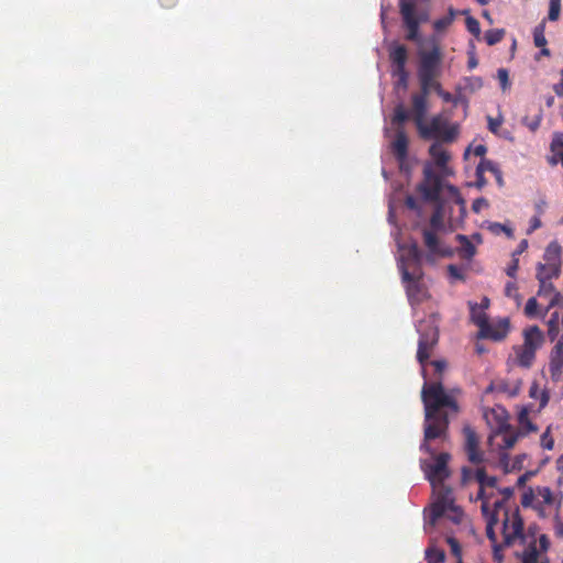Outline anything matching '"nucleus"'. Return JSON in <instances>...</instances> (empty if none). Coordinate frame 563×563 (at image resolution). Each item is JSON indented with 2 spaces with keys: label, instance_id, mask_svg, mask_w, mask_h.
Returning a JSON list of instances; mask_svg holds the SVG:
<instances>
[{
  "label": "nucleus",
  "instance_id": "obj_30",
  "mask_svg": "<svg viewBox=\"0 0 563 563\" xmlns=\"http://www.w3.org/2000/svg\"><path fill=\"white\" fill-rule=\"evenodd\" d=\"M537 280L539 282V288H538L537 295L540 298H545L549 300L555 290V287H554L552 280H544L541 278H537Z\"/></svg>",
  "mask_w": 563,
  "mask_h": 563
},
{
  "label": "nucleus",
  "instance_id": "obj_60",
  "mask_svg": "<svg viewBox=\"0 0 563 563\" xmlns=\"http://www.w3.org/2000/svg\"><path fill=\"white\" fill-rule=\"evenodd\" d=\"M473 152L475 156L483 157L487 152V147L483 144H478L474 147Z\"/></svg>",
  "mask_w": 563,
  "mask_h": 563
},
{
  "label": "nucleus",
  "instance_id": "obj_28",
  "mask_svg": "<svg viewBox=\"0 0 563 563\" xmlns=\"http://www.w3.org/2000/svg\"><path fill=\"white\" fill-rule=\"evenodd\" d=\"M430 84L431 85L428 87V95H430V92L433 90V91H435L438 93L439 97H441L443 99V101H445V102H454V103L457 102V99H454L453 96L450 92L444 91L442 89V85L438 80V78L432 80Z\"/></svg>",
  "mask_w": 563,
  "mask_h": 563
},
{
  "label": "nucleus",
  "instance_id": "obj_61",
  "mask_svg": "<svg viewBox=\"0 0 563 563\" xmlns=\"http://www.w3.org/2000/svg\"><path fill=\"white\" fill-rule=\"evenodd\" d=\"M159 4L165 9H172L176 7L178 0H158Z\"/></svg>",
  "mask_w": 563,
  "mask_h": 563
},
{
  "label": "nucleus",
  "instance_id": "obj_53",
  "mask_svg": "<svg viewBox=\"0 0 563 563\" xmlns=\"http://www.w3.org/2000/svg\"><path fill=\"white\" fill-rule=\"evenodd\" d=\"M475 479V472L472 468L464 466L462 468V484L467 485Z\"/></svg>",
  "mask_w": 563,
  "mask_h": 563
},
{
  "label": "nucleus",
  "instance_id": "obj_42",
  "mask_svg": "<svg viewBox=\"0 0 563 563\" xmlns=\"http://www.w3.org/2000/svg\"><path fill=\"white\" fill-rule=\"evenodd\" d=\"M393 76L398 79V86H401L404 88L407 87L408 84V73L406 70V67H395L393 70Z\"/></svg>",
  "mask_w": 563,
  "mask_h": 563
},
{
  "label": "nucleus",
  "instance_id": "obj_52",
  "mask_svg": "<svg viewBox=\"0 0 563 563\" xmlns=\"http://www.w3.org/2000/svg\"><path fill=\"white\" fill-rule=\"evenodd\" d=\"M542 115L539 114L536 118H533L531 121L528 120V118L523 119V124L529 128L532 132L537 131L541 124Z\"/></svg>",
  "mask_w": 563,
  "mask_h": 563
},
{
  "label": "nucleus",
  "instance_id": "obj_29",
  "mask_svg": "<svg viewBox=\"0 0 563 563\" xmlns=\"http://www.w3.org/2000/svg\"><path fill=\"white\" fill-rule=\"evenodd\" d=\"M454 16H455V11L453 8H450L449 9V14L445 15V16H442L440 19H437L434 22H433V29L437 31V32H441V31H444L445 29H448L454 21Z\"/></svg>",
  "mask_w": 563,
  "mask_h": 563
},
{
  "label": "nucleus",
  "instance_id": "obj_57",
  "mask_svg": "<svg viewBox=\"0 0 563 563\" xmlns=\"http://www.w3.org/2000/svg\"><path fill=\"white\" fill-rule=\"evenodd\" d=\"M528 249V241L527 240H522L518 247L516 249V251L512 252L511 256L512 257H518V255H520L521 253H523L526 250Z\"/></svg>",
  "mask_w": 563,
  "mask_h": 563
},
{
  "label": "nucleus",
  "instance_id": "obj_15",
  "mask_svg": "<svg viewBox=\"0 0 563 563\" xmlns=\"http://www.w3.org/2000/svg\"><path fill=\"white\" fill-rule=\"evenodd\" d=\"M428 87L420 86V91L411 96V117L416 126H420L428 112Z\"/></svg>",
  "mask_w": 563,
  "mask_h": 563
},
{
  "label": "nucleus",
  "instance_id": "obj_62",
  "mask_svg": "<svg viewBox=\"0 0 563 563\" xmlns=\"http://www.w3.org/2000/svg\"><path fill=\"white\" fill-rule=\"evenodd\" d=\"M553 90L554 92L559 96V97H563V70H562V79L559 84H555L553 86Z\"/></svg>",
  "mask_w": 563,
  "mask_h": 563
},
{
  "label": "nucleus",
  "instance_id": "obj_34",
  "mask_svg": "<svg viewBox=\"0 0 563 563\" xmlns=\"http://www.w3.org/2000/svg\"><path fill=\"white\" fill-rule=\"evenodd\" d=\"M497 169L498 166L493 161L482 158L476 167V177L483 178L485 172H490L492 174H494L495 172H497Z\"/></svg>",
  "mask_w": 563,
  "mask_h": 563
},
{
  "label": "nucleus",
  "instance_id": "obj_2",
  "mask_svg": "<svg viewBox=\"0 0 563 563\" xmlns=\"http://www.w3.org/2000/svg\"><path fill=\"white\" fill-rule=\"evenodd\" d=\"M430 364L434 367L439 377L432 382H424L421 389L424 419L423 440L420 444V451L433 454L432 441H445L449 435L451 420L455 419L461 412L460 398L462 389L460 387H444L441 378L442 373L448 366L444 360H435Z\"/></svg>",
  "mask_w": 563,
  "mask_h": 563
},
{
  "label": "nucleus",
  "instance_id": "obj_26",
  "mask_svg": "<svg viewBox=\"0 0 563 563\" xmlns=\"http://www.w3.org/2000/svg\"><path fill=\"white\" fill-rule=\"evenodd\" d=\"M389 58L395 67H406L408 53L404 45H395L389 52Z\"/></svg>",
  "mask_w": 563,
  "mask_h": 563
},
{
  "label": "nucleus",
  "instance_id": "obj_13",
  "mask_svg": "<svg viewBox=\"0 0 563 563\" xmlns=\"http://www.w3.org/2000/svg\"><path fill=\"white\" fill-rule=\"evenodd\" d=\"M474 322L479 328V336L493 341L504 340L510 329V323L507 318L490 323L485 314H479L474 319Z\"/></svg>",
  "mask_w": 563,
  "mask_h": 563
},
{
  "label": "nucleus",
  "instance_id": "obj_14",
  "mask_svg": "<svg viewBox=\"0 0 563 563\" xmlns=\"http://www.w3.org/2000/svg\"><path fill=\"white\" fill-rule=\"evenodd\" d=\"M438 232L439 231L432 229H422L423 244L428 250V261H433L434 257H448L452 255V251L443 245Z\"/></svg>",
  "mask_w": 563,
  "mask_h": 563
},
{
  "label": "nucleus",
  "instance_id": "obj_16",
  "mask_svg": "<svg viewBox=\"0 0 563 563\" xmlns=\"http://www.w3.org/2000/svg\"><path fill=\"white\" fill-rule=\"evenodd\" d=\"M423 275H410L408 278H401L405 284L406 294L410 303H420L427 298V289L422 284Z\"/></svg>",
  "mask_w": 563,
  "mask_h": 563
},
{
  "label": "nucleus",
  "instance_id": "obj_45",
  "mask_svg": "<svg viewBox=\"0 0 563 563\" xmlns=\"http://www.w3.org/2000/svg\"><path fill=\"white\" fill-rule=\"evenodd\" d=\"M519 423L527 432L537 431V427L529 420L526 411L519 415Z\"/></svg>",
  "mask_w": 563,
  "mask_h": 563
},
{
  "label": "nucleus",
  "instance_id": "obj_56",
  "mask_svg": "<svg viewBox=\"0 0 563 563\" xmlns=\"http://www.w3.org/2000/svg\"><path fill=\"white\" fill-rule=\"evenodd\" d=\"M517 440H518V435L512 434V433L506 434L504 437L505 446L506 448H512L515 445V443L517 442Z\"/></svg>",
  "mask_w": 563,
  "mask_h": 563
},
{
  "label": "nucleus",
  "instance_id": "obj_10",
  "mask_svg": "<svg viewBox=\"0 0 563 563\" xmlns=\"http://www.w3.org/2000/svg\"><path fill=\"white\" fill-rule=\"evenodd\" d=\"M420 334L418 341L417 360L422 366V375L426 377V365L431 356L434 346L439 341V330L433 322H422L419 324Z\"/></svg>",
  "mask_w": 563,
  "mask_h": 563
},
{
  "label": "nucleus",
  "instance_id": "obj_48",
  "mask_svg": "<svg viewBox=\"0 0 563 563\" xmlns=\"http://www.w3.org/2000/svg\"><path fill=\"white\" fill-rule=\"evenodd\" d=\"M497 78H498V80L500 82V86H501L503 90H506L510 86L509 74H508L507 69L499 68L497 70Z\"/></svg>",
  "mask_w": 563,
  "mask_h": 563
},
{
  "label": "nucleus",
  "instance_id": "obj_55",
  "mask_svg": "<svg viewBox=\"0 0 563 563\" xmlns=\"http://www.w3.org/2000/svg\"><path fill=\"white\" fill-rule=\"evenodd\" d=\"M486 207H488V202L485 198H477L472 203V210L476 213L481 212V210Z\"/></svg>",
  "mask_w": 563,
  "mask_h": 563
},
{
  "label": "nucleus",
  "instance_id": "obj_19",
  "mask_svg": "<svg viewBox=\"0 0 563 563\" xmlns=\"http://www.w3.org/2000/svg\"><path fill=\"white\" fill-rule=\"evenodd\" d=\"M549 373L553 382H559L563 373V341H555L549 356Z\"/></svg>",
  "mask_w": 563,
  "mask_h": 563
},
{
  "label": "nucleus",
  "instance_id": "obj_5",
  "mask_svg": "<svg viewBox=\"0 0 563 563\" xmlns=\"http://www.w3.org/2000/svg\"><path fill=\"white\" fill-rule=\"evenodd\" d=\"M475 481L478 483L479 489L477 493V499L482 501V512L486 519V526L497 509L503 508L504 510H512L515 507H507L503 500H493L496 495L497 478L495 476H488L484 468H477L475 471Z\"/></svg>",
  "mask_w": 563,
  "mask_h": 563
},
{
  "label": "nucleus",
  "instance_id": "obj_6",
  "mask_svg": "<svg viewBox=\"0 0 563 563\" xmlns=\"http://www.w3.org/2000/svg\"><path fill=\"white\" fill-rule=\"evenodd\" d=\"M523 342L514 346L515 364L522 368H530L539 349L544 344L543 331L538 325H530L522 331Z\"/></svg>",
  "mask_w": 563,
  "mask_h": 563
},
{
  "label": "nucleus",
  "instance_id": "obj_25",
  "mask_svg": "<svg viewBox=\"0 0 563 563\" xmlns=\"http://www.w3.org/2000/svg\"><path fill=\"white\" fill-rule=\"evenodd\" d=\"M561 274L560 266H550V264L538 263L537 265V274L536 278H541L544 280H552L553 278H558Z\"/></svg>",
  "mask_w": 563,
  "mask_h": 563
},
{
  "label": "nucleus",
  "instance_id": "obj_37",
  "mask_svg": "<svg viewBox=\"0 0 563 563\" xmlns=\"http://www.w3.org/2000/svg\"><path fill=\"white\" fill-rule=\"evenodd\" d=\"M558 306H563V292L555 289L549 299L548 305L543 308V314H547L551 309Z\"/></svg>",
  "mask_w": 563,
  "mask_h": 563
},
{
  "label": "nucleus",
  "instance_id": "obj_41",
  "mask_svg": "<svg viewBox=\"0 0 563 563\" xmlns=\"http://www.w3.org/2000/svg\"><path fill=\"white\" fill-rule=\"evenodd\" d=\"M465 24H466V29L467 31L473 34L475 37H479L481 35V25H479V22L473 18V16H467L466 20H465Z\"/></svg>",
  "mask_w": 563,
  "mask_h": 563
},
{
  "label": "nucleus",
  "instance_id": "obj_3",
  "mask_svg": "<svg viewBox=\"0 0 563 563\" xmlns=\"http://www.w3.org/2000/svg\"><path fill=\"white\" fill-rule=\"evenodd\" d=\"M417 191L421 195V198L427 202L437 203L435 210L432 212L429 227L434 231L444 230V220L442 212V194L446 192L451 198H459V189L445 183L439 175L435 174L434 168L431 164H427L423 168V178L417 186Z\"/></svg>",
  "mask_w": 563,
  "mask_h": 563
},
{
  "label": "nucleus",
  "instance_id": "obj_31",
  "mask_svg": "<svg viewBox=\"0 0 563 563\" xmlns=\"http://www.w3.org/2000/svg\"><path fill=\"white\" fill-rule=\"evenodd\" d=\"M409 113L402 104H398L394 109V114L391 117L393 124L401 126L410 117Z\"/></svg>",
  "mask_w": 563,
  "mask_h": 563
},
{
  "label": "nucleus",
  "instance_id": "obj_63",
  "mask_svg": "<svg viewBox=\"0 0 563 563\" xmlns=\"http://www.w3.org/2000/svg\"><path fill=\"white\" fill-rule=\"evenodd\" d=\"M493 175L496 177L498 185L503 186L504 179H503V174H501L500 169L498 168L497 172H495Z\"/></svg>",
  "mask_w": 563,
  "mask_h": 563
},
{
  "label": "nucleus",
  "instance_id": "obj_36",
  "mask_svg": "<svg viewBox=\"0 0 563 563\" xmlns=\"http://www.w3.org/2000/svg\"><path fill=\"white\" fill-rule=\"evenodd\" d=\"M483 87V79L481 77L471 76L464 78L463 88L468 92H475Z\"/></svg>",
  "mask_w": 563,
  "mask_h": 563
},
{
  "label": "nucleus",
  "instance_id": "obj_59",
  "mask_svg": "<svg viewBox=\"0 0 563 563\" xmlns=\"http://www.w3.org/2000/svg\"><path fill=\"white\" fill-rule=\"evenodd\" d=\"M405 203H406L407 208L410 209V210H417L418 209L417 200L412 196H408L406 198V200H405Z\"/></svg>",
  "mask_w": 563,
  "mask_h": 563
},
{
  "label": "nucleus",
  "instance_id": "obj_1",
  "mask_svg": "<svg viewBox=\"0 0 563 563\" xmlns=\"http://www.w3.org/2000/svg\"><path fill=\"white\" fill-rule=\"evenodd\" d=\"M486 536L492 542L495 559H501L506 548L519 547L515 555L521 563H539V560L550 548L547 534L539 532L537 525L525 529L523 519L518 507L504 510L499 507L486 526Z\"/></svg>",
  "mask_w": 563,
  "mask_h": 563
},
{
  "label": "nucleus",
  "instance_id": "obj_11",
  "mask_svg": "<svg viewBox=\"0 0 563 563\" xmlns=\"http://www.w3.org/2000/svg\"><path fill=\"white\" fill-rule=\"evenodd\" d=\"M399 9L404 26L407 30L406 38L408 41L418 42L420 40L419 26L421 23L428 21V13L417 12L413 0H399Z\"/></svg>",
  "mask_w": 563,
  "mask_h": 563
},
{
  "label": "nucleus",
  "instance_id": "obj_22",
  "mask_svg": "<svg viewBox=\"0 0 563 563\" xmlns=\"http://www.w3.org/2000/svg\"><path fill=\"white\" fill-rule=\"evenodd\" d=\"M455 240L460 244V247L457 249L460 257L467 261L472 260L476 254V247L472 241L464 234H457Z\"/></svg>",
  "mask_w": 563,
  "mask_h": 563
},
{
  "label": "nucleus",
  "instance_id": "obj_43",
  "mask_svg": "<svg viewBox=\"0 0 563 563\" xmlns=\"http://www.w3.org/2000/svg\"><path fill=\"white\" fill-rule=\"evenodd\" d=\"M561 0H550L549 14L550 21H556L560 18Z\"/></svg>",
  "mask_w": 563,
  "mask_h": 563
},
{
  "label": "nucleus",
  "instance_id": "obj_39",
  "mask_svg": "<svg viewBox=\"0 0 563 563\" xmlns=\"http://www.w3.org/2000/svg\"><path fill=\"white\" fill-rule=\"evenodd\" d=\"M488 229L490 230V232H493L494 234H500V233H505L508 238L512 239L514 238V230L506 225V224H503V223H499V222H493L489 224Z\"/></svg>",
  "mask_w": 563,
  "mask_h": 563
},
{
  "label": "nucleus",
  "instance_id": "obj_8",
  "mask_svg": "<svg viewBox=\"0 0 563 563\" xmlns=\"http://www.w3.org/2000/svg\"><path fill=\"white\" fill-rule=\"evenodd\" d=\"M417 130L424 140L437 139L443 142H453L459 134L457 128L450 125L441 114L432 117L429 123L424 120Z\"/></svg>",
  "mask_w": 563,
  "mask_h": 563
},
{
  "label": "nucleus",
  "instance_id": "obj_47",
  "mask_svg": "<svg viewBox=\"0 0 563 563\" xmlns=\"http://www.w3.org/2000/svg\"><path fill=\"white\" fill-rule=\"evenodd\" d=\"M487 121H488V130L494 134H498V130L504 121L503 117L498 115L497 118H493V117L488 115Z\"/></svg>",
  "mask_w": 563,
  "mask_h": 563
},
{
  "label": "nucleus",
  "instance_id": "obj_21",
  "mask_svg": "<svg viewBox=\"0 0 563 563\" xmlns=\"http://www.w3.org/2000/svg\"><path fill=\"white\" fill-rule=\"evenodd\" d=\"M391 151L397 159L404 161L408 154V139L404 130H398L391 142Z\"/></svg>",
  "mask_w": 563,
  "mask_h": 563
},
{
  "label": "nucleus",
  "instance_id": "obj_9",
  "mask_svg": "<svg viewBox=\"0 0 563 563\" xmlns=\"http://www.w3.org/2000/svg\"><path fill=\"white\" fill-rule=\"evenodd\" d=\"M449 439H450V434L448 435V439L445 441H440V440L432 441L431 448L434 450V453L432 454V456H435L434 462L433 463H424L422 465L426 476L432 486L441 485L450 476V472L448 468V462L451 457L450 454L449 453H440L438 455L435 454L437 450L439 449V444L448 442ZM423 452L426 453V451H423ZM427 454L431 455V453H428V452H427Z\"/></svg>",
  "mask_w": 563,
  "mask_h": 563
},
{
  "label": "nucleus",
  "instance_id": "obj_27",
  "mask_svg": "<svg viewBox=\"0 0 563 563\" xmlns=\"http://www.w3.org/2000/svg\"><path fill=\"white\" fill-rule=\"evenodd\" d=\"M525 314L530 319L544 318L547 316L543 314V309L540 308L536 297H531L528 299L525 307Z\"/></svg>",
  "mask_w": 563,
  "mask_h": 563
},
{
  "label": "nucleus",
  "instance_id": "obj_33",
  "mask_svg": "<svg viewBox=\"0 0 563 563\" xmlns=\"http://www.w3.org/2000/svg\"><path fill=\"white\" fill-rule=\"evenodd\" d=\"M426 560L428 563H444L445 553L438 548H428L426 550Z\"/></svg>",
  "mask_w": 563,
  "mask_h": 563
},
{
  "label": "nucleus",
  "instance_id": "obj_12",
  "mask_svg": "<svg viewBox=\"0 0 563 563\" xmlns=\"http://www.w3.org/2000/svg\"><path fill=\"white\" fill-rule=\"evenodd\" d=\"M422 261L423 253L416 242L402 245L398 265L401 278H408L410 275H423Z\"/></svg>",
  "mask_w": 563,
  "mask_h": 563
},
{
  "label": "nucleus",
  "instance_id": "obj_46",
  "mask_svg": "<svg viewBox=\"0 0 563 563\" xmlns=\"http://www.w3.org/2000/svg\"><path fill=\"white\" fill-rule=\"evenodd\" d=\"M448 273L452 279L461 282L465 280V275L463 274L462 269L454 264H450L448 266Z\"/></svg>",
  "mask_w": 563,
  "mask_h": 563
},
{
  "label": "nucleus",
  "instance_id": "obj_49",
  "mask_svg": "<svg viewBox=\"0 0 563 563\" xmlns=\"http://www.w3.org/2000/svg\"><path fill=\"white\" fill-rule=\"evenodd\" d=\"M505 295L510 298H515L516 300H519L520 296L518 294V287L516 283L508 282L505 286Z\"/></svg>",
  "mask_w": 563,
  "mask_h": 563
},
{
  "label": "nucleus",
  "instance_id": "obj_54",
  "mask_svg": "<svg viewBox=\"0 0 563 563\" xmlns=\"http://www.w3.org/2000/svg\"><path fill=\"white\" fill-rule=\"evenodd\" d=\"M518 267H519V260H518V257H512L511 263L506 268V274L509 277L515 278L516 274H517V271H518Z\"/></svg>",
  "mask_w": 563,
  "mask_h": 563
},
{
  "label": "nucleus",
  "instance_id": "obj_64",
  "mask_svg": "<svg viewBox=\"0 0 563 563\" xmlns=\"http://www.w3.org/2000/svg\"><path fill=\"white\" fill-rule=\"evenodd\" d=\"M556 467L563 473V454L556 460Z\"/></svg>",
  "mask_w": 563,
  "mask_h": 563
},
{
  "label": "nucleus",
  "instance_id": "obj_7",
  "mask_svg": "<svg viewBox=\"0 0 563 563\" xmlns=\"http://www.w3.org/2000/svg\"><path fill=\"white\" fill-rule=\"evenodd\" d=\"M442 52L438 44L429 51L419 52L418 79L420 86L429 87L441 74Z\"/></svg>",
  "mask_w": 563,
  "mask_h": 563
},
{
  "label": "nucleus",
  "instance_id": "obj_20",
  "mask_svg": "<svg viewBox=\"0 0 563 563\" xmlns=\"http://www.w3.org/2000/svg\"><path fill=\"white\" fill-rule=\"evenodd\" d=\"M547 335L551 342L563 341V314L552 312L547 321Z\"/></svg>",
  "mask_w": 563,
  "mask_h": 563
},
{
  "label": "nucleus",
  "instance_id": "obj_4",
  "mask_svg": "<svg viewBox=\"0 0 563 563\" xmlns=\"http://www.w3.org/2000/svg\"><path fill=\"white\" fill-rule=\"evenodd\" d=\"M562 497L555 495L548 486L528 487L521 497L523 507H531L540 518L549 517L553 511L558 512Z\"/></svg>",
  "mask_w": 563,
  "mask_h": 563
},
{
  "label": "nucleus",
  "instance_id": "obj_32",
  "mask_svg": "<svg viewBox=\"0 0 563 563\" xmlns=\"http://www.w3.org/2000/svg\"><path fill=\"white\" fill-rule=\"evenodd\" d=\"M544 32H545V22L542 21L533 30V43L537 47L547 46L548 41L545 38Z\"/></svg>",
  "mask_w": 563,
  "mask_h": 563
},
{
  "label": "nucleus",
  "instance_id": "obj_24",
  "mask_svg": "<svg viewBox=\"0 0 563 563\" xmlns=\"http://www.w3.org/2000/svg\"><path fill=\"white\" fill-rule=\"evenodd\" d=\"M451 508H453V501L446 496L441 497L432 505L430 512L431 523H435L437 520L440 519L445 514V511Z\"/></svg>",
  "mask_w": 563,
  "mask_h": 563
},
{
  "label": "nucleus",
  "instance_id": "obj_18",
  "mask_svg": "<svg viewBox=\"0 0 563 563\" xmlns=\"http://www.w3.org/2000/svg\"><path fill=\"white\" fill-rule=\"evenodd\" d=\"M429 154L433 158L435 166L440 169V173L435 174L439 175L442 180H444V176L453 175L452 168L448 166L451 156L441 144L433 143L429 147Z\"/></svg>",
  "mask_w": 563,
  "mask_h": 563
},
{
  "label": "nucleus",
  "instance_id": "obj_51",
  "mask_svg": "<svg viewBox=\"0 0 563 563\" xmlns=\"http://www.w3.org/2000/svg\"><path fill=\"white\" fill-rule=\"evenodd\" d=\"M497 492L503 496V498H500V500H503L505 503V505L507 507H509L507 503L510 499V497L514 495L515 489L512 487H505V488H498ZM493 500H499V498L495 497Z\"/></svg>",
  "mask_w": 563,
  "mask_h": 563
},
{
  "label": "nucleus",
  "instance_id": "obj_40",
  "mask_svg": "<svg viewBox=\"0 0 563 563\" xmlns=\"http://www.w3.org/2000/svg\"><path fill=\"white\" fill-rule=\"evenodd\" d=\"M551 152L558 156L563 153V133H555L550 144Z\"/></svg>",
  "mask_w": 563,
  "mask_h": 563
},
{
  "label": "nucleus",
  "instance_id": "obj_38",
  "mask_svg": "<svg viewBox=\"0 0 563 563\" xmlns=\"http://www.w3.org/2000/svg\"><path fill=\"white\" fill-rule=\"evenodd\" d=\"M530 397L538 398L540 395V407L543 408L549 401V395L545 390H540L537 384H532L529 390Z\"/></svg>",
  "mask_w": 563,
  "mask_h": 563
},
{
  "label": "nucleus",
  "instance_id": "obj_58",
  "mask_svg": "<svg viewBox=\"0 0 563 563\" xmlns=\"http://www.w3.org/2000/svg\"><path fill=\"white\" fill-rule=\"evenodd\" d=\"M555 534L558 537H563V522L559 519L558 512H555V526H554Z\"/></svg>",
  "mask_w": 563,
  "mask_h": 563
},
{
  "label": "nucleus",
  "instance_id": "obj_17",
  "mask_svg": "<svg viewBox=\"0 0 563 563\" xmlns=\"http://www.w3.org/2000/svg\"><path fill=\"white\" fill-rule=\"evenodd\" d=\"M464 435H465V452L467 455V459L473 464H479L484 461V453L479 450V441L476 432L470 428H464Z\"/></svg>",
  "mask_w": 563,
  "mask_h": 563
},
{
  "label": "nucleus",
  "instance_id": "obj_23",
  "mask_svg": "<svg viewBox=\"0 0 563 563\" xmlns=\"http://www.w3.org/2000/svg\"><path fill=\"white\" fill-rule=\"evenodd\" d=\"M543 260L545 264H550V266H560L561 267V245L558 241H552L548 244Z\"/></svg>",
  "mask_w": 563,
  "mask_h": 563
},
{
  "label": "nucleus",
  "instance_id": "obj_35",
  "mask_svg": "<svg viewBox=\"0 0 563 563\" xmlns=\"http://www.w3.org/2000/svg\"><path fill=\"white\" fill-rule=\"evenodd\" d=\"M504 35H505V31L503 29H493V30H488L485 33L484 37L488 45H495L504 38Z\"/></svg>",
  "mask_w": 563,
  "mask_h": 563
},
{
  "label": "nucleus",
  "instance_id": "obj_44",
  "mask_svg": "<svg viewBox=\"0 0 563 563\" xmlns=\"http://www.w3.org/2000/svg\"><path fill=\"white\" fill-rule=\"evenodd\" d=\"M550 432L551 427H548L541 435V446L545 450H552L554 448V440Z\"/></svg>",
  "mask_w": 563,
  "mask_h": 563
},
{
  "label": "nucleus",
  "instance_id": "obj_50",
  "mask_svg": "<svg viewBox=\"0 0 563 563\" xmlns=\"http://www.w3.org/2000/svg\"><path fill=\"white\" fill-rule=\"evenodd\" d=\"M446 542L451 549L452 554L454 556H456L457 559H460L462 551H461V545H460L459 541L453 537H448Z\"/></svg>",
  "mask_w": 563,
  "mask_h": 563
}]
</instances>
